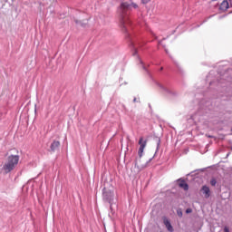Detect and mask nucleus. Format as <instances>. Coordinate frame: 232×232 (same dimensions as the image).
<instances>
[{"label": "nucleus", "mask_w": 232, "mask_h": 232, "mask_svg": "<svg viewBox=\"0 0 232 232\" xmlns=\"http://www.w3.org/2000/svg\"><path fill=\"white\" fill-rule=\"evenodd\" d=\"M150 0H141V3H143V5H148V2H149Z\"/></svg>", "instance_id": "nucleus-14"}, {"label": "nucleus", "mask_w": 232, "mask_h": 232, "mask_svg": "<svg viewBox=\"0 0 232 232\" xmlns=\"http://www.w3.org/2000/svg\"><path fill=\"white\" fill-rule=\"evenodd\" d=\"M17 164H19V155H10L8 156L2 169H4L5 173H10V171H14V169H15V166H17Z\"/></svg>", "instance_id": "nucleus-2"}, {"label": "nucleus", "mask_w": 232, "mask_h": 232, "mask_svg": "<svg viewBox=\"0 0 232 232\" xmlns=\"http://www.w3.org/2000/svg\"><path fill=\"white\" fill-rule=\"evenodd\" d=\"M137 4L131 2H122L118 9L120 14V25L123 28L124 32H126V26L130 24V20L128 19V12L131 10V8H137Z\"/></svg>", "instance_id": "nucleus-1"}, {"label": "nucleus", "mask_w": 232, "mask_h": 232, "mask_svg": "<svg viewBox=\"0 0 232 232\" xmlns=\"http://www.w3.org/2000/svg\"><path fill=\"white\" fill-rule=\"evenodd\" d=\"M151 160H152V159H150V160H149V162H151Z\"/></svg>", "instance_id": "nucleus-22"}, {"label": "nucleus", "mask_w": 232, "mask_h": 232, "mask_svg": "<svg viewBox=\"0 0 232 232\" xmlns=\"http://www.w3.org/2000/svg\"><path fill=\"white\" fill-rule=\"evenodd\" d=\"M201 191L203 195H205V198H209V197H211V190H209V187L204 185L201 188Z\"/></svg>", "instance_id": "nucleus-7"}, {"label": "nucleus", "mask_w": 232, "mask_h": 232, "mask_svg": "<svg viewBox=\"0 0 232 232\" xmlns=\"http://www.w3.org/2000/svg\"><path fill=\"white\" fill-rule=\"evenodd\" d=\"M76 24H81L82 26V24L79 22V20H75Z\"/></svg>", "instance_id": "nucleus-16"}, {"label": "nucleus", "mask_w": 232, "mask_h": 232, "mask_svg": "<svg viewBox=\"0 0 232 232\" xmlns=\"http://www.w3.org/2000/svg\"><path fill=\"white\" fill-rule=\"evenodd\" d=\"M140 148L138 150V155L140 158H142V155H144V150L148 144V140H144V138L140 137L139 140Z\"/></svg>", "instance_id": "nucleus-4"}, {"label": "nucleus", "mask_w": 232, "mask_h": 232, "mask_svg": "<svg viewBox=\"0 0 232 232\" xmlns=\"http://www.w3.org/2000/svg\"><path fill=\"white\" fill-rule=\"evenodd\" d=\"M59 148H61V142L59 140H53L50 146L51 153H55Z\"/></svg>", "instance_id": "nucleus-5"}, {"label": "nucleus", "mask_w": 232, "mask_h": 232, "mask_svg": "<svg viewBox=\"0 0 232 232\" xmlns=\"http://www.w3.org/2000/svg\"><path fill=\"white\" fill-rule=\"evenodd\" d=\"M133 55H137V49L134 48Z\"/></svg>", "instance_id": "nucleus-19"}, {"label": "nucleus", "mask_w": 232, "mask_h": 232, "mask_svg": "<svg viewBox=\"0 0 232 232\" xmlns=\"http://www.w3.org/2000/svg\"><path fill=\"white\" fill-rule=\"evenodd\" d=\"M177 214H178V217H182V210H178Z\"/></svg>", "instance_id": "nucleus-13"}, {"label": "nucleus", "mask_w": 232, "mask_h": 232, "mask_svg": "<svg viewBox=\"0 0 232 232\" xmlns=\"http://www.w3.org/2000/svg\"><path fill=\"white\" fill-rule=\"evenodd\" d=\"M131 46H132L133 48H135V44H131Z\"/></svg>", "instance_id": "nucleus-21"}, {"label": "nucleus", "mask_w": 232, "mask_h": 232, "mask_svg": "<svg viewBox=\"0 0 232 232\" xmlns=\"http://www.w3.org/2000/svg\"><path fill=\"white\" fill-rule=\"evenodd\" d=\"M140 64H142V68H143V70H145V71H146V66H144V63H142V61H141V60H140Z\"/></svg>", "instance_id": "nucleus-15"}, {"label": "nucleus", "mask_w": 232, "mask_h": 232, "mask_svg": "<svg viewBox=\"0 0 232 232\" xmlns=\"http://www.w3.org/2000/svg\"><path fill=\"white\" fill-rule=\"evenodd\" d=\"M156 142H157V148H156V153H157V151H159V149L160 148V138H158L156 140Z\"/></svg>", "instance_id": "nucleus-11"}, {"label": "nucleus", "mask_w": 232, "mask_h": 232, "mask_svg": "<svg viewBox=\"0 0 232 232\" xmlns=\"http://www.w3.org/2000/svg\"><path fill=\"white\" fill-rule=\"evenodd\" d=\"M178 182H179V188L184 189V191H188V189H189V185H188V183H186V180H184L182 179H179Z\"/></svg>", "instance_id": "nucleus-6"}, {"label": "nucleus", "mask_w": 232, "mask_h": 232, "mask_svg": "<svg viewBox=\"0 0 232 232\" xmlns=\"http://www.w3.org/2000/svg\"><path fill=\"white\" fill-rule=\"evenodd\" d=\"M166 53H168V50H166Z\"/></svg>", "instance_id": "nucleus-23"}, {"label": "nucleus", "mask_w": 232, "mask_h": 232, "mask_svg": "<svg viewBox=\"0 0 232 232\" xmlns=\"http://www.w3.org/2000/svg\"><path fill=\"white\" fill-rule=\"evenodd\" d=\"M133 102H137V98H134V99H133Z\"/></svg>", "instance_id": "nucleus-20"}, {"label": "nucleus", "mask_w": 232, "mask_h": 232, "mask_svg": "<svg viewBox=\"0 0 232 232\" xmlns=\"http://www.w3.org/2000/svg\"><path fill=\"white\" fill-rule=\"evenodd\" d=\"M157 85L160 88V90H162V92L164 93H166L167 95H172L173 92H171V90H169L168 87H165L164 85L160 84V83H157Z\"/></svg>", "instance_id": "nucleus-9"}, {"label": "nucleus", "mask_w": 232, "mask_h": 232, "mask_svg": "<svg viewBox=\"0 0 232 232\" xmlns=\"http://www.w3.org/2000/svg\"><path fill=\"white\" fill-rule=\"evenodd\" d=\"M160 70H163V68L161 67Z\"/></svg>", "instance_id": "nucleus-24"}, {"label": "nucleus", "mask_w": 232, "mask_h": 232, "mask_svg": "<svg viewBox=\"0 0 232 232\" xmlns=\"http://www.w3.org/2000/svg\"><path fill=\"white\" fill-rule=\"evenodd\" d=\"M227 8H229V2L227 0H224L219 5V10L226 12Z\"/></svg>", "instance_id": "nucleus-8"}, {"label": "nucleus", "mask_w": 232, "mask_h": 232, "mask_svg": "<svg viewBox=\"0 0 232 232\" xmlns=\"http://www.w3.org/2000/svg\"><path fill=\"white\" fill-rule=\"evenodd\" d=\"M191 208H187L186 213H191Z\"/></svg>", "instance_id": "nucleus-18"}, {"label": "nucleus", "mask_w": 232, "mask_h": 232, "mask_svg": "<svg viewBox=\"0 0 232 232\" xmlns=\"http://www.w3.org/2000/svg\"><path fill=\"white\" fill-rule=\"evenodd\" d=\"M210 184H211V186H217V179H212L210 180Z\"/></svg>", "instance_id": "nucleus-12"}, {"label": "nucleus", "mask_w": 232, "mask_h": 232, "mask_svg": "<svg viewBox=\"0 0 232 232\" xmlns=\"http://www.w3.org/2000/svg\"><path fill=\"white\" fill-rule=\"evenodd\" d=\"M164 225L166 226L168 231H169V232H173L174 231L173 226H171V223L169 222V220L164 219Z\"/></svg>", "instance_id": "nucleus-10"}, {"label": "nucleus", "mask_w": 232, "mask_h": 232, "mask_svg": "<svg viewBox=\"0 0 232 232\" xmlns=\"http://www.w3.org/2000/svg\"><path fill=\"white\" fill-rule=\"evenodd\" d=\"M103 199H105L106 202H109V204H111V202H113V191L104 188Z\"/></svg>", "instance_id": "nucleus-3"}, {"label": "nucleus", "mask_w": 232, "mask_h": 232, "mask_svg": "<svg viewBox=\"0 0 232 232\" xmlns=\"http://www.w3.org/2000/svg\"><path fill=\"white\" fill-rule=\"evenodd\" d=\"M224 231L225 232H229V228L227 227H225Z\"/></svg>", "instance_id": "nucleus-17"}]
</instances>
